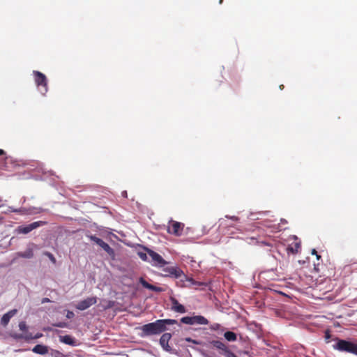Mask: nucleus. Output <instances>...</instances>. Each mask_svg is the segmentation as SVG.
Segmentation results:
<instances>
[{
	"label": "nucleus",
	"instance_id": "4be33fe9",
	"mask_svg": "<svg viewBox=\"0 0 357 357\" xmlns=\"http://www.w3.org/2000/svg\"><path fill=\"white\" fill-rule=\"evenodd\" d=\"M301 248V245L299 243H296L295 245H294V248L293 247H289L287 248V250L291 252V253H297L298 250L300 249Z\"/></svg>",
	"mask_w": 357,
	"mask_h": 357
},
{
	"label": "nucleus",
	"instance_id": "7c9ffc66",
	"mask_svg": "<svg viewBox=\"0 0 357 357\" xmlns=\"http://www.w3.org/2000/svg\"><path fill=\"white\" fill-rule=\"evenodd\" d=\"M312 255H316V257H317V258L318 259L321 257V256H320V255H319L317 254V252L316 251V250H315V249H313V250H312Z\"/></svg>",
	"mask_w": 357,
	"mask_h": 357
},
{
	"label": "nucleus",
	"instance_id": "b1692460",
	"mask_svg": "<svg viewBox=\"0 0 357 357\" xmlns=\"http://www.w3.org/2000/svg\"><path fill=\"white\" fill-rule=\"evenodd\" d=\"M19 328H20V330L24 332V333L28 331H27V326L26 324V323L24 321H21L20 322L19 324Z\"/></svg>",
	"mask_w": 357,
	"mask_h": 357
},
{
	"label": "nucleus",
	"instance_id": "bb28decb",
	"mask_svg": "<svg viewBox=\"0 0 357 357\" xmlns=\"http://www.w3.org/2000/svg\"><path fill=\"white\" fill-rule=\"evenodd\" d=\"M67 325L68 324L66 322H59V323L53 324L54 326H56V327H59V328H65L67 326Z\"/></svg>",
	"mask_w": 357,
	"mask_h": 357
},
{
	"label": "nucleus",
	"instance_id": "f704fd0d",
	"mask_svg": "<svg viewBox=\"0 0 357 357\" xmlns=\"http://www.w3.org/2000/svg\"><path fill=\"white\" fill-rule=\"evenodd\" d=\"M281 221L284 223H287V221L285 220L281 219Z\"/></svg>",
	"mask_w": 357,
	"mask_h": 357
},
{
	"label": "nucleus",
	"instance_id": "4468645a",
	"mask_svg": "<svg viewBox=\"0 0 357 357\" xmlns=\"http://www.w3.org/2000/svg\"><path fill=\"white\" fill-rule=\"evenodd\" d=\"M210 345L213 347L220 350V353L222 354V353H225V351L228 349L225 343L219 340H212L209 342Z\"/></svg>",
	"mask_w": 357,
	"mask_h": 357
},
{
	"label": "nucleus",
	"instance_id": "473e14b6",
	"mask_svg": "<svg viewBox=\"0 0 357 357\" xmlns=\"http://www.w3.org/2000/svg\"><path fill=\"white\" fill-rule=\"evenodd\" d=\"M48 302H50V300L48 298H44L42 300V303H48Z\"/></svg>",
	"mask_w": 357,
	"mask_h": 357
},
{
	"label": "nucleus",
	"instance_id": "f03ea898",
	"mask_svg": "<svg viewBox=\"0 0 357 357\" xmlns=\"http://www.w3.org/2000/svg\"><path fill=\"white\" fill-rule=\"evenodd\" d=\"M333 349L357 356V344L351 341L336 338V344L333 345Z\"/></svg>",
	"mask_w": 357,
	"mask_h": 357
},
{
	"label": "nucleus",
	"instance_id": "0eeeda50",
	"mask_svg": "<svg viewBox=\"0 0 357 357\" xmlns=\"http://www.w3.org/2000/svg\"><path fill=\"white\" fill-rule=\"evenodd\" d=\"M97 303L96 296L88 297L87 298L79 301L75 306L77 310H85Z\"/></svg>",
	"mask_w": 357,
	"mask_h": 357
},
{
	"label": "nucleus",
	"instance_id": "1a4fd4ad",
	"mask_svg": "<svg viewBox=\"0 0 357 357\" xmlns=\"http://www.w3.org/2000/svg\"><path fill=\"white\" fill-rule=\"evenodd\" d=\"M163 271L165 273L164 276L165 277H172L174 278H179L182 275H185L183 271L177 267L170 266L167 267L163 269Z\"/></svg>",
	"mask_w": 357,
	"mask_h": 357
},
{
	"label": "nucleus",
	"instance_id": "ddd939ff",
	"mask_svg": "<svg viewBox=\"0 0 357 357\" xmlns=\"http://www.w3.org/2000/svg\"><path fill=\"white\" fill-rule=\"evenodd\" d=\"M139 283L143 286V287L148 289L149 290L155 291V292H162L164 291V289L162 287H156L153 284L147 282L142 277L139 279Z\"/></svg>",
	"mask_w": 357,
	"mask_h": 357
},
{
	"label": "nucleus",
	"instance_id": "f8f14e48",
	"mask_svg": "<svg viewBox=\"0 0 357 357\" xmlns=\"http://www.w3.org/2000/svg\"><path fill=\"white\" fill-rule=\"evenodd\" d=\"M171 338H172V335H171V333H164L160 337V344L161 347L166 351H170V349H171V347L168 344V342Z\"/></svg>",
	"mask_w": 357,
	"mask_h": 357
},
{
	"label": "nucleus",
	"instance_id": "72a5a7b5",
	"mask_svg": "<svg viewBox=\"0 0 357 357\" xmlns=\"http://www.w3.org/2000/svg\"><path fill=\"white\" fill-rule=\"evenodd\" d=\"M330 337H331V335H330L329 332L328 331L326 332V334H325L326 339L328 340L330 338Z\"/></svg>",
	"mask_w": 357,
	"mask_h": 357
},
{
	"label": "nucleus",
	"instance_id": "7ed1b4c3",
	"mask_svg": "<svg viewBox=\"0 0 357 357\" xmlns=\"http://www.w3.org/2000/svg\"><path fill=\"white\" fill-rule=\"evenodd\" d=\"M33 74L34 75V80L37 87L39 89L40 92L45 95L48 90L47 79L46 76L43 73L37 70H34Z\"/></svg>",
	"mask_w": 357,
	"mask_h": 357
},
{
	"label": "nucleus",
	"instance_id": "2f4dec72",
	"mask_svg": "<svg viewBox=\"0 0 357 357\" xmlns=\"http://www.w3.org/2000/svg\"><path fill=\"white\" fill-rule=\"evenodd\" d=\"M74 316V313L73 312H68V314H67V317L68 318H71Z\"/></svg>",
	"mask_w": 357,
	"mask_h": 357
},
{
	"label": "nucleus",
	"instance_id": "6ab92c4d",
	"mask_svg": "<svg viewBox=\"0 0 357 357\" xmlns=\"http://www.w3.org/2000/svg\"><path fill=\"white\" fill-rule=\"evenodd\" d=\"M60 341L68 345H73L75 342L73 338L68 335L64 336H60Z\"/></svg>",
	"mask_w": 357,
	"mask_h": 357
},
{
	"label": "nucleus",
	"instance_id": "20e7f679",
	"mask_svg": "<svg viewBox=\"0 0 357 357\" xmlns=\"http://www.w3.org/2000/svg\"><path fill=\"white\" fill-rule=\"evenodd\" d=\"M181 321L188 325H207L208 321L202 315H196L193 317H183L181 319Z\"/></svg>",
	"mask_w": 357,
	"mask_h": 357
},
{
	"label": "nucleus",
	"instance_id": "9d476101",
	"mask_svg": "<svg viewBox=\"0 0 357 357\" xmlns=\"http://www.w3.org/2000/svg\"><path fill=\"white\" fill-rule=\"evenodd\" d=\"M45 224V222L43 221H37L33 222L29 225H25V226H20L18 227V231L20 233H22L24 234H26L31 231L32 230L43 226Z\"/></svg>",
	"mask_w": 357,
	"mask_h": 357
},
{
	"label": "nucleus",
	"instance_id": "423d86ee",
	"mask_svg": "<svg viewBox=\"0 0 357 357\" xmlns=\"http://www.w3.org/2000/svg\"><path fill=\"white\" fill-rule=\"evenodd\" d=\"M146 251L151 258V263L153 266L162 267L167 264V262L158 253L150 249H146Z\"/></svg>",
	"mask_w": 357,
	"mask_h": 357
},
{
	"label": "nucleus",
	"instance_id": "dca6fc26",
	"mask_svg": "<svg viewBox=\"0 0 357 357\" xmlns=\"http://www.w3.org/2000/svg\"><path fill=\"white\" fill-rule=\"evenodd\" d=\"M17 312V310L14 309V310H10L9 312H8L5 314H3V317H1V324L3 326H6L9 323L10 319L13 316L15 315Z\"/></svg>",
	"mask_w": 357,
	"mask_h": 357
},
{
	"label": "nucleus",
	"instance_id": "412c9836",
	"mask_svg": "<svg viewBox=\"0 0 357 357\" xmlns=\"http://www.w3.org/2000/svg\"><path fill=\"white\" fill-rule=\"evenodd\" d=\"M19 255L23 258H31L33 256V252L31 250H29L24 252L19 253Z\"/></svg>",
	"mask_w": 357,
	"mask_h": 357
},
{
	"label": "nucleus",
	"instance_id": "aec40b11",
	"mask_svg": "<svg viewBox=\"0 0 357 357\" xmlns=\"http://www.w3.org/2000/svg\"><path fill=\"white\" fill-rule=\"evenodd\" d=\"M224 337L228 341H235L236 340V335L234 332L227 331L224 334Z\"/></svg>",
	"mask_w": 357,
	"mask_h": 357
},
{
	"label": "nucleus",
	"instance_id": "39448f33",
	"mask_svg": "<svg viewBox=\"0 0 357 357\" xmlns=\"http://www.w3.org/2000/svg\"><path fill=\"white\" fill-rule=\"evenodd\" d=\"M183 223L171 220L169 222L167 232L176 236H180L183 233Z\"/></svg>",
	"mask_w": 357,
	"mask_h": 357
},
{
	"label": "nucleus",
	"instance_id": "c85d7f7f",
	"mask_svg": "<svg viewBox=\"0 0 357 357\" xmlns=\"http://www.w3.org/2000/svg\"><path fill=\"white\" fill-rule=\"evenodd\" d=\"M225 218H229L234 221H238L239 220V218L236 216H229V215H226Z\"/></svg>",
	"mask_w": 357,
	"mask_h": 357
},
{
	"label": "nucleus",
	"instance_id": "a878e982",
	"mask_svg": "<svg viewBox=\"0 0 357 357\" xmlns=\"http://www.w3.org/2000/svg\"><path fill=\"white\" fill-rule=\"evenodd\" d=\"M45 255L46 256H47V257H49V259H50V260H51L54 264H55V263H56V259H55V257H54V255H53L52 253L48 252H45Z\"/></svg>",
	"mask_w": 357,
	"mask_h": 357
},
{
	"label": "nucleus",
	"instance_id": "f3484780",
	"mask_svg": "<svg viewBox=\"0 0 357 357\" xmlns=\"http://www.w3.org/2000/svg\"><path fill=\"white\" fill-rule=\"evenodd\" d=\"M32 351L37 354L45 355L48 353V347L43 344H36Z\"/></svg>",
	"mask_w": 357,
	"mask_h": 357
},
{
	"label": "nucleus",
	"instance_id": "f257e3e1",
	"mask_svg": "<svg viewBox=\"0 0 357 357\" xmlns=\"http://www.w3.org/2000/svg\"><path fill=\"white\" fill-rule=\"evenodd\" d=\"M177 321L175 319H158L155 322L144 324L142 326V336H149L160 334L167 330V325L176 324Z\"/></svg>",
	"mask_w": 357,
	"mask_h": 357
},
{
	"label": "nucleus",
	"instance_id": "5701e85b",
	"mask_svg": "<svg viewBox=\"0 0 357 357\" xmlns=\"http://www.w3.org/2000/svg\"><path fill=\"white\" fill-rule=\"evenodd\" d=\"M22 337L26 340V341H29L31 340H33V335L31 333H29L28 331H26L24 335L22 336Z\"/></svg>",
	"mask_w": 357,
	"mask_h": 357
},
{
	"label": "nucleus",
	"instance_id": "c9c22d12",
	"mask_svg": "<svg viewBox=\"0 0 357 357\" xmlns=\"http://www.w3.org/2000/svg\"><path fill=\"white\" fill-rule=\"evenodd\" d=\"M186 340H187L188 342H191V341H192V340H191L190 338H187V339H186Z\"/></svg>",
	"mask_w": 357,
	"mask_h": 357
},
{
	"label": "nucleus",
	"instance_id": "393cba45",
	"mask_svg": "<svg viewBox=\"0 0 357 357\" xmlns=\"http://www.w3.org/2000/svg\"><path fill=\"white\" fill-rule=\"evenodd\" d=\"M222 355L226 357H237L232 351H231L229 349L225 351V353H222Z\"/></svg>",
	"mask_w": 357,
	"mask_h": 357
},
{
	"label": "nucleus",
	"instance_id": "6e6552de",
	"mask_svg": "<svg viewBox=\"0 0 357 357\" xmlns=\"http://www.w3.org/2000/svg\"><path fill=\"white\" fill-rule=\"evenodd\" d=\"M91 240L96 243L97 245H98L100 247H101L109 255L114 256V250L103 240L101 238L96 236H91L90 237Z\"/></svg>",
	"mask_w": 357,
	"mask_h": 357
},
{
	"label": "nucleus",
	"instance_id": "c756f323",
	"mask_svg": "<svg viewBox=\"0 0 357 357\" xmlns=\"http://www.w3.org/2000/svg\"><path fill=\"white\" fill-rule=\"evenodd\" d=\"M43 336V334L41 333H38L35 335H33V339H39Z\"/></svg>",
	"mask_w": 357,
	"mask_h": 357
},
{
	"label": "nucleus",
	"instance_id": "cd10ccee",
	"mask_svg": "<svg viewBox=\"0 0 357 357\" xmlns=\"http://www.w3.org/2000/svg\"><path fill=\"white\" fill-rule=\"evenodd\" d=\"M139 257L143 260L146 261L147 260V255L144 252H138Z\"/></svg>",
	"mask_w": 357,
	"mask_h": 357
},
{
	"label": "nucleus",
	"instance_id": "2eb2a0df",
	"mask_svg": "<svg viewBox=\"0 0 357 357\" xmlns=\"http://www.w3.org/2000/svg\"><path fill=\"white\" fill-rule=\"evenodd\" d=\"M210 345L213 347L220 350V353L222 354V353H225V351L228 349L225 343L219 340H212L209 342Z\"/></svg>",
	"mask_w": 357,
	"mask_h": 357
},
{
	"label": "nucleus",
	"instance_id": "e433bc0d",
	"mask_svg": "<svg viewBox=\"0 0 357 357\" xmlns=\"http://www.w3.org/2000/svg\"><path fill=\"white\" fill-rule=\"evenodd\" d=\"M222 1H223V0H220V3H222Z\"/></svg>",
	"mask_w": 357,
	"mask_h": 357
},
{
	"label": "nucleus",
	"instance_id": "9b49d317",
	"mask_svg": "<svg viewBox=\"0 0 357 357\" xmlns=\"http://www.w3.org/2000/svg\"><path fill=\"white\" fill-rule=\"evenodd\" d=\"M169 301L171 302L172 310L178 313H185L186 312L185 307L180 304L174 297L171 296Z\"/></svg>",
	"mask_w": 357,
	"mask_h": 357
},
{
	"label": "nucleus",
	"instance_id": "a211bd4d",
	"mask_svg": "<svg viewBox=\"0 0 357 357\" xmlns=\"http://www.w3.org/2000/svg\"><path fill=\"white\" fill-rule=\"evenodd\" d=\"M9 158L6 155V153L3 149H0V169H7V160Z\"/></svg>",
	"mask_w": 357,
	"mask_h": 357
}]
</instances>
